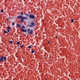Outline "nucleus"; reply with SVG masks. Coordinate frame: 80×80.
I'll return each mask as SVG.
<instances>
[{
    "label": "nucleus",
    "mask_w": 80,
    "mask_h": 80,
    "mask_svg": "<svg viewBox=\"0 0 80 80\" xmlns=\"http://www.w3.org/2000/svg\"><path fill=\"white\" fill-rule=\"evenodd\" d=\"M9 29H8L7 30V31L8 32H8H10V30H9Z\"/></svg>",
    "instance_id": "17"
},
{
    "label": "nucleus",
    "mask_w": 80,
    "mask_h": 80,
    "mask_svg": "<svg viewBox=\"0 0 80 80\" xmlns=\"http://www.w3.org/2000/svg\"><path fill=\"white\" fill-rule=\"evenodd\" d=\"M8 18H9V19H10V17H8Z\"/></svg>",
    "instance_id": "25"
},
{
    "label": "nucleus",
    "mask_w": 80,
    "mask_h": 80,
    "mask_svg": "<svg viewBox=\"0 0 80 80\" xmlns=\"http://www.w3.org/2000/svg\"><path fill=\"white\" fill-rule=\"evenodd\" d=\"M14 24H15V23H14V22H13L12 23V25H14Z\"/></svg>",
    "instance_id": "22"
},
{
    "label": "nucleus",
    "mask_w": 80,
    "mask_h": 80,
    "mask_svg": "<svg viewBox=\"0 0 80 80\" xmlns=\"http://www.w3.org/2000/svg\"><path fill=\"white\" fill-rule=\"evenodd\" d=\"M9 43H13V41H11L9 42Z\"/></svg>",
    "instance_id": "12"
},
{
    "label": "nucleus",
    "mask_w": 80,
    "mask_h": 80,
    "mask_svg": "<svg viewBox=\"0 0 80 80\" xmlns=\"http://www.w3.org/2000/svg\"><path fill=\"white\" fill-rule=\"evenodd\" d=\"M7 28H8V30H10V27H7Z\"/></svg>",
    "instance_id": "10"
},
{
    "label": "nucleus",
    "mask_w": 80,
    "mask_h": 80,
    "mask_svg": "<svg viewBox=\"0 0 80 80\" xmlns=\"http://www.w3.org/2000/svg\"><path fill=\"white\" fill-rule=\"evenodd\" d=\"M7 61V57L1 56L0 58V62H2L3 61Z\"/></svg>",
    "instance_id": "2"
},
{
    "label": "nucleus",
    "mask_w": 80,
    "mask_h": 80,
    "mask_svg": "<svg viewBox=\"0 0 80 80\" xmlns=\"http://www.w3.org/2000/svg\"><path fill=\"white\" fill-rule=\"evenodd\" d=\"M29 17L30 18H31L32 19H34L35 18V16L32 14H30L29 16Z\"/></svg>",
    "instance_id": "4"
},
{
    "label": "nucleus",
    "mask_w": 80,
    "mask_h": 80,
    "mask_svg": "<svg viewBox=\"0 0 80 80\" xmlns=\"http://www.w3.org/2000/svg\"><path fill=\"white\" fill-rule=\"evenodd\" d=\"M24 46H23V45H22L21 46V48H22Z\"/></svg>",
    "instance_id": "21"
},
{
    "label": "nucleus",
    "mask_w": 80,
    "mask_h": 80,
    "mask_svg": "<svg viewBox=\"0 0 80 80\" xmlns=\"http://www.w3.org/2000/svg\"><path fill=\"white\" fill-rule=\"evenodd\" d=\"M28 48H32V47H31L30 46H28Z\"/></svg>",
    "instance_id": "14"
},
{
    "label": "nucleus",
    "mask_w": 80,
    "mask_h": 80,
    "mask_svg": "<svg viewBox=\"0 0 80 80\" xmlns=\"http://www.w3.org/2000/svg\"><path fill=\"white\" fill-rule=\"evenodd\" d=\"M7 21H9V19H7Z\"/></svg>",
    "instance_id": "24"
},
{
    "label": "nucleus",
    "mask_w": 80,
    "mask_h": 80,
    "mask_svg": "<svg viewBox=\"0 0 80 80\" xmlns=\"http://www.w3.org/2000/svg\"><path fill=\"white\" fill-rule=\"evenodd\" d=\"M27 32L28 34L29 35H31V34L33 33V30L30 29V28H28L27 29Z\"/></svg>",
    "instance_id": "1"
},
{
    "label": "nucleus",
    "mask_w": 80,
    "mask_h": 80,
    "mask_svg": "<svg viewBox=\"0 0 80 80\" xmlns=\"http://www.w3.org/2000/svg\"><path fill=\"white\" fill-rule=\"evenodd\" d=\"M3 12V9H2L1 11H0V12Z\"/></svg>",
    "instance_id": "18"
},
{
    "label": "nucleus",
    "mask_w": 80,
    "mask_h": 80,
    "mask_svg": "<svg viewBox=\"0 0 80 80\" xmlns=\"http://www.w3.org/2000/svg\"><path fill=\"white\" fill-rule=\"evenodd\" d=\"M21 18V22H24V19H23V18Z\"/></svg>",
    "instance_id": "8"
},
{
    "label": "nucleus",
    "mask_w": 80,
    "mask_h": 80,
    "mask_svg": "<svg viewBox=\"0 0 80 80\" xmlns=\"http://www.w3.org/2000/svg\"><path fill=\"white\" fill-rule=\"evenodd\" d=\"M18 18H23V20H27L28 18L27 17H23L22 16H19L17 17Z\"/></svg>",
    "instance_id": "3"
},
{
    "label": "nucleus",
    "mask_w": 80,
    "mask_h": 80,
    "mask_svg": "<svg viewBox=\"0 0 80 80\" xmlns=\"http://www.w3.org/2000/svg\"><path fill=\"white\" fill-rule=\"evenodd\" d=\"M48 43H50V42L49 41H48Z\"/></svg>",
    "instance_id": "23"
},
{
    "label": "nucleus",
    "mask_w": 80,
    "mask_h": 80,
    "mask_svg": "<svg viewBox=\"0 0 80 80\" xmlns=\"http://www.w3.org/2000/svg\"><path fill=\"white\" fill-rule=\"evenodd\" d=\"M21 15H23V13L21 12Z\"/></svg>",
    "instance_id": "20"
},
{
    "label": "nucleus",
    "mask_w": 80,
    "mask_h": 80,
    "mask_svg": "<svg viewBox=\"0 0 80 80\" xmlns=\"http://www.w3.org/2000/svg\"><path fill=\"white\" fill-rule=\"evenodd\" d=\"M26 16H27V17H29V16H30V15H29V14L28 13H27L26 14Z\"/></svg>",
    "instance_id": "9"
},
{
    "label": "nucleus",
    "mask_w": 80,
    "mask_h": 80,
    "mask_svg": "<svg viewBox=\"0 0 80 80\" xmlns=\"http://www.w3.org/2000/svg\"><path fill=\"white\" fill-rule=\"evenodd\" d=\"M31 52L32 53H34V52H35V51H34L33 50H32Z\"/></svg>",
    "instance_id": "16"
},
{
    "label": "nucleus",
    "mask_w": 80,
    "mask_h": 80,
    "mask_svg": "<svg viewBox=\"0 0 80 80\" xmlns=\"http://www.w3.org/2000/svg\"><path fill=\"white\" fill-rule=\"evenodd\" d=\"M45 80H47V79H46Z\"/></svg>",
    "instance_id": "27"
},
{
    "label": "nucleus",
    "mask_w": 80,
    "mask_h": 80,
    "mask_svg": "<svg viewBox=\"0 0 80 80\" xmlns=\"http://www.w3.org/2000/svg\"><path fill=\"white\" fill-rule=\"evenodd\" d=\"M16 26H17V27H19V28L21 27V26L19 24H17Z\"/></svg>",
    "instance_id": "7"
},
{
    "label": "nucleus",
    "mask_w": 80,
    "mask_h": 80,
    "mask_svg": "<svg viewBox=\"0 0 80 80\" xmlns=\"http://www.w3.org/2000/svg\"><path fill=\"white\" fill-rule=\"evenodd\" d=\"M35 25V23H34L33 22H32L30 25V27H33Z\"/></svg>",
    "instance_id": "5"
},
{
    "label": "nucleus",
    "mask_w": 80,
    "mask_h": 80,
    "mask_svg": "<svg viewBox=\"0 0 80 80\" xmlns=\"http://www.w3.org/2000/svg\"><path fill=\"white\" fill-rule=\"evenodd\" d=\"M17 43V45H20V42H18Z\"/></svg>",
    "instance_id": "11"
},
{
    "label": "nucleus",
    "mask_w": 80,
    "mask_h": 80,
    "mask_svg": "<svg viewBox=\"0 0 80 80\" xmlns=\"http://www.w3.org/2000/svg\"><path fill=\"white\" fill-rule=\"evenodd\" d=\"M4 33H7V32L6 31H4Z\"/></svg>",
    "instance_id": "15"
},
{
    "label": "nucleus",
    "mask_w": 80,
    "mask_h": 80,
    "mask_svg": "<svg viewBox=\"0 0 80 80\" xmlns=\"http://www.w3.org/2000/svg\"><path fill=\"white\" fill-rule=\"evenodd\" d=\"M22 28H25V26H22Z\"/></svg>",
    "instance_id": "13"
},
{
    "label": "nucleus",
    "mask_w": 80,
    "mask_h": 80,
    "mask_svg": "<svg viewBox=\"0 0 80 80\" xmlns=\"http://www.w3.org/2000/svg\"><path fill=\"white\" fill-rule=\"evenodd\" d=\"M56 38H58V36H56Z\"/></svg>",
    "instance_id": "26"
},
{
    "label": "nucleus",
    "mask_w": 80,
    "mask_h": 80,
    "mask_svg": "<svg viewBox=\"0 0 80 80\" xmlns=\"http://www.w3.org/2000/svg\"><path fill=\"white\" fill-rule=\"evenodd\" d=\"M21 30L22 31V32H27V30L23 29H21Z\"/></svg>",
    "instance_id": "6"
},
{
    "label": "nucleus",
    "mask_w": 80,
    "mask_h": 80,
    "mask_svg": "<svg viewBox=\"0 0 80 80\" xmlns=\"http://www.w3.org/2000/svg\"><path fill=\"white\" fill-rule=\"evenodd\" d=\"M71 22H72V23H73V22H74V20L73 19H72L71 20Z\"/></svg>",
    "instance_id": "19"
}]
</instances>
